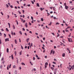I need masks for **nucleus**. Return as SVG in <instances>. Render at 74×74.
<instances>
[{
    "instance_id": "obj_1",
    "label": "nucleus",
    "mask_w": 74,
    "mask_h": 74,
    "mask_svg": "<svg viewBox=\"0 0 74 74\" xmlns=\"http://www.w3.org/2000/svg\"><path fill=\"white\" fill-rule=\"evenodd\" d=\"M68 39L69 42H71L72 41V39L71 38H68Z\"/></svg>"
},
{
    "instance_id": "obj_2",
    "label": "nucleus",
    "mask_w": 74,
    "mask_h": 74,
    "mask_svg": "<svg viewBox=\"0 0 74 74\" xmlns=\"http://www.w3.org/2000/svg\"><path fill=\"white\" fill-rule=\"evenodd\" d=\"M69 8V7L67 6H65V8L66 10H68V8Z\"/></svg>"
},
{
    "instance_id": "obj_3",
    "label": "nucleus",
    "mask_w": 74,
    "mask_h": 74,
    "mask_svg": "<svg viewBox=\"0 0 74 74\" xmlns=\"http://www.w3.org/2000/svg\"><path fill=\"white\" fill-rule=\"evenodd\" d=\"M9 41V38H6L5 39V41Z\"/></svg>"
},
{
    "instance_id": "obj_4",
    "label": "nucleus",
    "mask_w": 74,
    "mask_h": 74,
    "mask_svg": "<svg viewBox=\"0 0 74 74\" xmlns=\"http://www.w3.org/2000/svg\"><path fill=\"white\" fill-rule=\"evenodd\" d=\"M25 26L26 27H27V23H26L25 24Z\"/></svg>"
},
{
    "instance_id": "obj_5",
    "label": "nucleus",
    "mask_w": 74,
    "mask_h": 74,
    "mask_svg": "<svg viewBox=\"0 0 74 74\" xmlns=\"http://www.w3.org/2000/svg\"><path fill=\"white\" fill-rule=\"evenodd\" d=\"M53 49L51 50V53H50V55H51V54H52V52H53Z\"/></svg>"
},
{
    "instance_id": "obj_6",
    "label": "nucleus",
    "mask_w": 74,
    "mask_h": 74,
    "mask_svg": "<svg viewBox=\"0 0 74 74\" xmlns=\"http://www.w3.org/2000/svg\"><path fill=\"white\" fill-rule=\"evenodd\" d=\"M36 5L37 7H40V5H39V4L38 3H36Z\"/></svg>"
},
{
    "instance_id": "obj_7",
    "label": "nucleus",
    "mask_w": 74,
    "mask_h": 74,
    "mask_svg": "<svg viewBox=\"0 0 74 74\" xmlns=\"http://www.w3.org/2000/svg\"><path fill=\"white\" fill-rule=\"evenodd\" d=\"M9 49H8V48H7V53H8L9 52Z\"/></svg>"
},
{
    "instance_id": "obj_8",
    "label": "nucleus",
    "mask_w": 74,
    "mask_h": 74,
    "mask_svg": "<svg viewBox=\"0 0 74 74\" xmlns=\"http://www.w3.org/2000/svg\"><path fill=\"white\" fill-rule=\"evenodd\" d=\"M63 57H64L65 56V54L64 53H63L62 54Z\"/></svg>"
},
{
    "instance_id": "obj_9",
    "label": "nucleus",
    "mask_w": 74,
    "mask_h": 74,
    "mask_svg": "<svg viewBox=\"0 0 74 74\" xmlns=\"http://www.w3.org/2000/svg\"><path fill=\"white\" fill-rule=\"evenodd\" d=\"M11 57L12 59H14V57H13V55L12 54L11 55Z\"/></svg>"
},
{
    "instance_id": "obj_10",
    "label": "nucleus",
    "mask_w": 74,
    "mask_h": 74,
    "mask_svg": "<svg viewBox=\"0 0 74 74\" xmlns=\"http://www.w3.org/2000/svg\"><path fill=\"white\" fill-rule=\"evenodd\" d=\"M51 69L53 71L54 70V68H53L52 67H51Z\"/></svg>"
},
{
    "instance_id": "obj_11",
    "label": "nucleus",
    "mask_w": 74,
    "mask_h": 74,
    "mask_svg": "<svg viewBox=\"0 0 74 74\" xmlns=\"http://www.w3.org/2000/svg\"><path fill=\"white\" fill-rule=\"evenodd\" d=\"M29 38H28L27 39V42H29Z\"/></svg>"
},
{
    "instance_id": "obj_12",
    "label": "nucleus",
    "mask_w": 74,
    "mask_h": 74,
    "mask_svg": "<svg viewBox=\"0 0 74 74\" xmlns=\"http://www.w3.org/2000/svg\"><path fill=\"white\" fill-rule=\"evenodd\" d=\"M15 74H17V71H14Z\"/></svg>"
},
{
    "instance_id": "obj_13",
    "label": "nucleus",
    "mask_w": 74,
    "mask_h": 74,
    "mask_svg": "<svg viewBox=\"0 0 74 74\" xmlns=\"http://www.w3.org/2000/svg\"><path fill=\"white\" fill-rule=\"evenodd\" d=\"M56 69H55V71L54 72V74H56Z\"/></svg>"
},
{
    "instance_id": "obj_14",
    "label": "nucleus",
    "mask_w": 74,
    "mask_h": 74,
    "mask_svg": "<svg viewBox=\"0 0 74 74\" xmlns=\"http://www.w3.org/2000/svg\"><path fill=\"white\" fill-rule=\"evenodd\" d=\"M48 65V62H47L45 63V65L46 66H47V65Z\"/></svg>"
},
{
    "instance_id": "obj_15",
    "label": "nucleus",
    "mask_w": 74,
    "mask_h": 74,
    "mask_svg": "<svg viewBox=\"0 0 74 74\" xmlns=\"http://www.w3.org/2000/svg\"><path fill=\"white\" fill-rule=\"evenodd\" d=\"M68 69H69V70H71V68H70L69 67H68Z\"/></svg>"
},
{
    "instance_id": "obj_16",
    "label": "nucleus",
    "mask_w": 74,
    "mask_h": 74,
    "mask_svg": "<svg viewBox=\"0 0 74 74\" xmlns=\"http://www.w3.org/2000/svg\"><path fill=\"white\" fill-rule=\"evenodd\" d=\"M15 42L16 44H17V41H16V40L15 39Z\"/></svg>"
},
{
    "instance_id": "obj_17",
    "label": "nucleus",
    "mask_w": 74,
    "mask_h": 74,
    "mask_svg": "<svg viewBox=\"0 0 74 74\" xmlns=\"http://www.w3.org/2000/svg\"><path fill=\"white\" fill-rule=\"evenodd\" d=\"M36 71V69H35V68L33 69L32 70V71Z\"/></svg>"
},
{
    "instance_id": "obj_18",
    "label": "nucleus",
    "mask_w": 74,
    "mask_h": 74,
    "mask_svg": "<svg viewBox=\"0 0 74 74\" xmlns=\"http://www.w3.org/2000/svg\"><path fill=\"white\" fill-rule=\"evenodd\" d=\"M21 64H22V65H24V66L25 65V63H24L23 62H22Z\"/></svg>"
},
{
    "instance_id": "obj_19",
    "label": "nucleus",
    "mask_w": 74,
    "mask_h": 74,
    "mask_svg": "<svg viewBox=\"0 0 74 74\" xmlns=\"http://www.w3.org/2000/svg\"><path fill=\"white\" fill-rule=\"evenodd\" d=\"M14 53L15 54V56H16V51H14Z\"/></svg>"
},
{
    "instance_id": "obj_20",
    "label": "nucleus",
    "mask_w": 74,
    "mask_h": 74,
    "mask_svg": "<svg viewBox=\"0 0 74 74\" xmlns=\"http://www.w3.org/2000/svg\"><path fill=\"white\" fill-rule=\"evenodd\" d=\"M6 30L8 32H9V30H8V28H6Z\"/></svg>"
},
{
    "instance_id": "obj_21",
    "label": "nucleus",
    "mask_w": 74,
    "mask_h": 74,
    "mask_svg": "<svg viewBox=\"0 0 74 74\" xmlns=\"http://www.w3.org/2000/svg\"><path fill=\"white\" fill-rule=\"evenodd\" d=\"M8 25H9V28H10V23H8Z\"/></svg>"
},
{
    "instance_id": "obj_22",
    "label": "nucleus",
    "mask_w": 74,
    "mask_h": 74,
    "mask_svg": "<svg viewBox=\"0 0 74 74\" xmlns=\"http://www.w3.org/2000/svg\"><path fill=\"white\" fill-rule=\"evenodd\" d=\"M41 20L42 21H44V19H43V18H41Z\"/></svg>"
},
{
    "instance_id": "obj_23",
    "label": "nucleus",
    "mask_w": 74,
    "mask_h": 74,
    "mask_svg": "<svg viewBox=\"0 0 74 74\" xmlns=\"http://www.w3.org/2000/svg\"><path fill=\"white\" fill-rule=\"evenodd\" d=\"M16 23H17V25H18V21H17V20H16Z\"/></svg>"
},
{
    "instance_id": "obj_24",
    "label": "nucleus",
    "mask_w": 74,
    "mask_h": 74,
    "mask_svg": "<svg viewBox=\"0 0 74 74\" xmlns=\"http://www.w3.org/2000/svg\"><path fill=\"white\" fill-rule=\"evenodd\" d=\"M47 65H45V69H46V68H47Z\"/></svg>"
},
{
    "instance_id": "obj_25",
    "label": "nucleus",
    "mask_w": 74,
    "mask_h": 74,
    "mask_svg": "<svg viewBox=\"0 0 74 74\" xmlns=\"http://www.w3.org/2000/svg\"><path fill=\"white\" fill-rule=\"evenodd\" d=\"M52 23V22H51L49 24V25L50 26H51V24Z\"/></svg>"
},
{
    "instance_id": "obj_26",
    "label": "nucleus",
    "mask_w": 74,
    "mask_h": 74,
    "mask_svg": "<svg viewBox=\"0 0 74 74\" xmlns=\"http://www.w3.org/2000/svg\"><path fill=\"white\" fill-rule=\"evenodd\" d=\"M14 15H15V18H16V17H17V16H16V14H14Z\"/></svg>"
},
{
    "instance_id": "obj_27",
    "label": "nucleus",
    "mask_w": 74,
    "mask_h": 74,
    "mask_svg": "<svg viewBox=\"0 0 74 74\" xmlns=\"http://www.w3.org/2000/svg\"><path fill=\"white\" fill-rule=\"evenodd\" d=\"M4 60V58L2 57V58L1 59V60L3 61Z\"/></svg>"
},
{
    "instance_id": "obj_28",
    "label": "nucleus",
    "mask_w": 74,
    "mask_h": 74,
    "mask_svg": "<svg viewBox=\"0 0 74 74\" xmlns=\"http://www.w3.org/2000/svg\"><path fill=\"white\" fill-rule=\"evenodd\" d=\"M20 34H21V35H22V33L21 31H20Z\"/></svg>"
},
{
    "instance_id": "obj_29",
    "label": "nucleus",
    "mask_w": 74,
    "mask_h": 74,
    "mask_svg": "<svg viewBox=\"0 0 74 74\" xmlns=\"http://www.w3.org/2000/svg\"><path fill=\"white\" fill-rule=\"evenodd\" d=\"M31 2L32 3V4H34V2L33 1H31Z\"/></svg>"
},
{
    "instance_id": "obj_30",
    "label": "nucleus",
    "mask_w": 74,
    "mask_h": 74,
    "mask_svg": "<svg viewBox=\"0 0 74 74\" xmlns=\"http://www.w3.org/2000/svg\"><path fill=\"white\" fill-rule=\"evenodd\" d=\"M66 49H67V50L68 51H70V50L69 49V48H67Z\"/></svg>"
},
{
    "instance_id": "obj_31",
    "label": "nucleus",
    "mask_w": 74,
    "mask_h": 74,
    "mask_svg": "<svg viewBox=\"0 0 74 74\" xmlns=\"http://www.w3.org/2000/svg\"><path fill=\"white\" fill-rule=\"evenodd\" d=\"M31 19H32V20H33V16L31 17Z\"/></svg>"
},
{
    "instance_id": "obj_32",
    "label": "nucleus",
    "mask_w": 74,
    "mask_h": 74,
    "mask_svg": "<svg viewBox=\"0 0 74 74\" xmlns=\"http://www.w3.org/2000/svg\"><path fill=\"white\" fill-rule=\"evenodd\" d=\"M47 16H49V15H50V14H49L48 12H47Z\"/></svg>"
},
{
    "instance_id": "obj_33",
    "label": "nucleus",
    "mask_w": 74,
    "mask_h": 74,
    "mask_svg": "<svg viewBox=\"0 0 74 74\" xmlns=\"http://www.w3.org/2000/svg\"><path fill=\"white\" fill-rule=\"evenodd\" d=\"M33 22H34V20H33L32 21H31V23H33Z\"/></svg>"
},
{
    "instance_id": "obj_34",
    "label": "nucleus",
    "mask_w": 74,
    "mask_h": 74,
    "mask_svg": "<svg viewBox=\"0 0 74 74\" xmlns=\"http://www.w3.org/2000/svg\"><path fill=\"white\" fill-rule=\"evenodd\" d=\"M13 27L14 29H15V26H14V25H13Z\"/></svg>"
},
{
    "instance_id": "obj_35",
    "label": "nucleus",
    "mask_w": 74,
    "mask_h": 74,
    "mask_svg": "<svg viewBox=\"0 0 74 74\" xmlns=\"http://www.w3.org/2000/svg\"><path fill=\"white\" fill-rule=\"evenodd\" d=\"M1 53L0 52V58H1Z\"/></svg>"
},
{
    "instance_id": "obj_36",
    "label": "nucleus",
    "mask_w": 74,
    "mask_h": 74,
    "mask_svg": "<svg viewBox=\"0 0 74 74\" xmlns=\"http://www.w3.org/2000/svg\"><path fill=\"white\" fill-rule=\"evenodd\" d=\"M56 25H59V23H56Z\"/></svg>"
},
{
    "instance_id": "obj_37",
    "label": "nucleus",
    "mask_w": 74,
    "mask_h": 74,
    "mask_svg": "<svg viewBox=\"0 0 74 74\" xmlns=\"http://www.w3.org/2000/svg\"><path fill=\"white\" fill-rule=\"evenodd\" d=\"M39 36L41 37H42V35H39Z\"/></svg>"
},
{
    "instance_id": "obj_38",
    "label": "nucleus",
    "mask_w": 74,
    "mask_h": 74,
    "mask_svg": "<svg viewBox=\"0 0 74 74\" xmlns=\"http://www.w3.org/2000/svg\"><path fill=\"white\" fill-rule=\"evenodd\" d=\"M40 10H41V11H42V8H40Z\"/></svg>"
},
{
    "instance_id": "obj_39",
    "label": "nucleus",
    "mask_w": 74,
    "mask_h": 74,
    "mask_svg": "<svg viewBox=\"0 0 74 74\" xmlns=\"http://www.w3.org/2000/svg\"><path fill=\"white\" fill-rule=\"evenodd\" d=\"M59 36H60V35L58 34L57 36V37H58Z\"/></svg>"
},
{
    "instance_id": "obj_40",
    "label": "nucleus",
    "mask_w": 74,
    "mask_h": 74,
    "mask_svg": "<svg viewBox=\"0 0 74 74\" xmlns=\"http://www.w3.org/2000/svg\"><path fill=\"white\" fill-rule=\"evenodd\" d=\"M1 44V40H0V44Z\"/></svg>"
},
{
    "instance_id": "obj_41",
    "label": "nucleus",
    "mask_w": 74,
    "mask_h": 74,
    "mask_svg": "<svg viewBox=\"0 0 74 74\" xmlns=\"http://www.w3.org/2000/svg\"><path fill=\"white\" fill-rule=\"evenodd\" d=\"M9 37L10 38H11V35L10 34H9Z\"/></svg>"
},
{
    "instance_id": "obj_42",
    "label": "nucleus",
    "mask_w": 74,
    "mask_h": 74,
    "mask_svg": "<svg viewBox=\"0 0 74 74\" xmlns=\"http://www.w3.org/2000/svg\"><path fill=\"white\" fill-rule=\"evenodd\" d=\"M2 36V34H1V32H0V36Z\"/></svg>"
},
{
    "instance_id": "obj_43",
    "label": "nucleus",
    "mask_w": 74,
    "mask_h": 74,
    "mask_svg": "<svg viewBox=\"0 0 74 74\" xmlns=\"http://www.w3.org/2000/svg\"><path fill=\"white\" fill-rule=\"evenodd\" d=\"M51 34L53 35V36H55V34H54V33H51Z\"/></svg>"
},
{
    "instance_id": "obj_44",
    "label": "nucleus",
    "mask_w": 74,
    "mask_h": 74,
    "mask_svg": "<svg viewBox=\"0 0 74 74\" xmlns=\"http://www.w3.org/2000/svg\"><path fill=\"white\" fill-rule=\"evenodd\" d=\"M16 66H15V65H14L13 66V68H14V69H15V68Z\"/></svg>"
},
{
    "instance_id": "obj_45",
    "label": "nucleus",
    "mask_w": 74,
    "mask_h": 74,
    "mask_svg": "<svg viewBox=\"0 0 74 74\" xmlns=\"http://www.w3.org/2000/svg\"><path fill=\"white\" fill-rule=\"evenodd\" d=\"M6 7H7V8H8V7H9V6H8V5L7 4H6Z\"/></svg>"
},
{
    "instance_id": "obj_46",
    "label": "nucleus",
    "mask_w": 74,
    "mask_h": 74,
    "mask_svg": "<svg viewBox=\"0 0 74 74\" xmlns=\"http://www.w3.org/2000/svg\"><path fill=\"white\" fill-rule=\"evenodd\" d=\"M19 53H20V55H22V51H21V52H19Z\"/></svg>"
},
{
    "instance_id": "obj_47",
    "label": "nucleus",
    "mask_w": 74,
    "mask_h": 74,
    "mask_svg": "<svg viewBox=\"0 0 74 74\" xmlns=\"http://www.w3.org/2000/svg\"><path fill=\"white\" fill-rule=\"evenodd\" d=\"M7 16H8V19L10 17V16H9V15H8Z\"/></svg>"
},
{
    "instance_id": "obj_48",
    "label": "nucleus",
    "mask_w": 74,
    "mask_h": 74,
    "mask_svg": "<svg viewBox=\"0 0 74 74\" xmlns=\"http://www.w3.org/2000/svg\"><path fill=\"white\" fill-rule=\"evenodd\" d=\"M64 5L65 7V6H67V5H66V3H64Z\"/></svg>"
},
{
    "instance_id": "obj_49",
    "label": "nucleus",
    "mask_w": 74,
    "mask_h": 74,
    "mask_svg": "<svg viewBox=\"0 0 74 74\" xmlns=\"http://www.w3.org/2000/svg\"><path fill=\"white\" fill-rule=\"evenodd\" d=\"M4 37H6V34H4Z\"/></svg>"
},
{
    "instance_id": "obj_50",
    "label": "nucleus",
    "mask_w": 74,
    "mask_h": 74,
    "mask_svg": "<svg viewBox=\"0 0 74 74\" xmlns=\"http://www.w3.org/2000/svg\"><path fill=\"white\" fill-rule=\"evenodd\" d=\"M27 6H28V7H30V4H29L27 5Z\"/></svg>"
},
{
    "instance_id": "obj_51",
    "label": "nucleus",
    "mask_w": 74,
    "mask_h": 74,
    "mask_svg": "<svg viewBox=\"0 0 74 74\" xmlns=\"http://www.w3.org/2000/svg\"><path fill=\"white\" fill-rule=\"evenodd\" d=\"M23 30L24 31H25V28H22Z\"/></svg>"
},
{
    "instance_id": "obj_52",
    "label": "nucleus",
    "mask_w": 74,
    "mask_h": 74,
    "mask_svg": "<svg viewBox=\"0 0 74 74\" xmlns=\"http://www.w3.org/2000/svg\"><path fill=\"white\" fill-rule=\"evenodd\" d=\"M0 68H1V69H2V68H3V66H2V65L1 66Z\"/></svg>"
},
{
    "instance_id": "obj_53",
    "label": "nucleus",
    "mask_w": 74,
    "mask_h": 74,
    "mask_svg": "<svg viewBox=\"0 0 74 74\" xmlns=\"http://www.w3.org/2000/svg\"><path fill=\"white\" fill-rule=\"evenodd\" d=\"M53 64H56V63L55 62H53Z\"/></svg>"
},
{
    "instance_id": "obj_54",
    "label": "nucleus",
    "mask_w": 74,
    "mask_h": 74,
    "mask_svg": "<svg viewBox=\"0 0 74 74\" xmlns=\"http://www.w3.org/2000/svg\"><path fill=\"white\" fill-rule=\"evenodd\" d=\"M8 66H9V65H8V67H7V69L8 70V69H9V68H8Z\"/></svg>"
},
{
    "instance_id": "obj_55",
    "label": "nucleus",
    "mask_w": 74,
    "mask_h": 74,
    "mask_svg": "<svg viewBox=\"0 0 74 74\" xmlns=\"http://www.w3.org/2000/svg\"><path fill=\"white\" fill-rule=\"evenodd\" d=\"M54 53H55V51H53V55Z\"/></svg>"
},
{
    "instance_id": "obj_56",
    "label": "nucleus",
    "mask_w": 74,
    "mask_h": 74,
    "mask_svg": "<svg viewBox=\"0 0 74 74\" xmlns=\"http://www.w3.org/2000/svg\"><path fill=\"white\" fill-rule=\"evenodd\" d=\"M11 32H12L11 33V34H12V35H13V32H12V31H11Z\"/></svg>"
},
{
    "instance_id": "obj_57",
    "label": "nucleus",
    "mask_w": 74,
    "mask_h": 74,
    "mask_svg": "<svg viewBox=\"0 0 74 74\" xmlns=\"http://www.w3.org/2000/svg\"><path fill=\"white\" fill-rule=\"evenodd\" d=\"M17 3H18V4H19V1H17Z\"/></svg>"
},
{
    "instance_id": "obj_58",
    "label": "nucleus",
    "mask_w": 74,
    "mask_h": 74,
    "mask_svg": "<svg viewBox=\"0 0 74 74\" xmlns=\"http://www.w3.org/2000/svg\"><path fill=\"white\" fill-rule=\"evenodd\" d=\"M60 38H63V36H61L60 37Z\"/></svg>"
},
{
    "instance_id": "obj_59",
    "label": "nucleus",
    "mask_w": 74,
    "mask_h": 74,
    "mask_svg": "<svg viewBox=\"0 0 74 74\" xmlns=\"http://www.w3.org/2000/svg\"><path fill=\"white\" fill-rule=\"evenodd\" d=\"M53 13V12L51 11L50 12V14H52Z\"/></svg>"
},
{
    "instance_id": "obj_60",
    "label": "nucleus",
    "mask_w": 74,
    "mask_h": 74,
    "mask_svg": "<svg viewBox=\"0 0 74 74\" xmlns=\"http://www.w3.org/2000/svg\"><path fill=\"white\" fill-rule=\"evenodd\" d=\"M29 33H31V34H32V32L31 31H29Z\"/></svg>"
},
{
    "instance_id": "obj_61",
    "label": "nucleus",
    "mask_w": 74,
    "mask_h": 74,
    "mask_svg": "<svg viewBox=\"0 0 74 74\" xmlns=\"http://www.w3.org/2000/svg\"><path fill=\"white\" fill-rule=\"evenodd\" d=\"M25 35V36H27V34H26V33H25L24 34Z\"/></svg>"
},
{
    "instance_id": "obj_62",
    "label": "nucleus",
    "mask_w": 74,
    "mask_h": 74,
    "mask_svg": "<svg viewBox=\"0 0 74 74\" xmlns=\"http://www.w3.org/2000/svg\"><path fill=\"white\" fill-rule=\"evenodd\" d=\"M8 5H10V3H8Z\"/></svg>"
},
{
    "instance_id": "obj_63",
    "label": "nucleus",
    "mask_w": 74,
    "mask_h": 74,
    "mask_svg": "<svg viewBox=\"0 0 74 74\" xmlns=\"http://www.w3.org/2000/svg\"><path fill=\"white\" fill-rule=\"evenodd\" d=\"M36 58H38V56L37 55H36Z\"/></svg>"
},
{
    "instance_id": "obj_64",
    "label": "nucleus",
    "mask_w": 74,
    "mask_h": 74,
    "mask_svg": "<svg viewBox=\"0 0 74 74\" xmlns=\"http://www.w3.org/2000/svg\"><path fill=\"white\" fill-rule=\"evenodd\" d=\"M65 31H66V32H69V30H65Z\"/></svg>"
}]
</instances>
